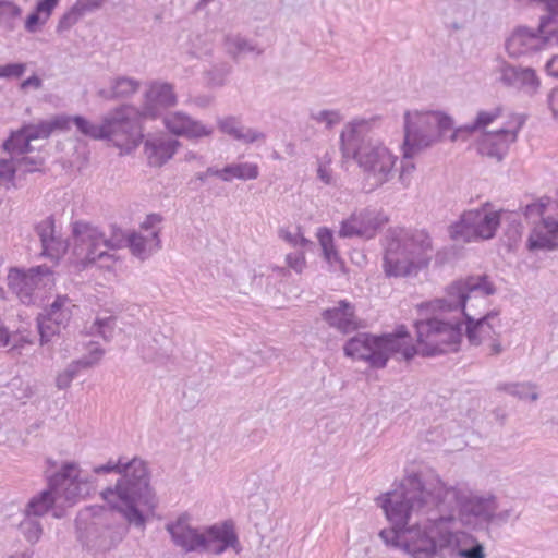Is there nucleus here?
I'll return each instance as SVG.
<instances>
[{
  "label": "nucleus",
  "mask_w": 558,
  "mask_h": 558,
  "mask_svg": "<svg viewBox=\"0 0 558 558\" xmlns=\"http://www.w3.org/2000/svg\"><path fill=\"white\" fill-rule=\"evenodd\" d=\"M93 472L96 475L111 472L119 475L114 485L100 492L108 507H86L80 511L75 521L82 545L94 556H99L116 548L126 533L118 520V513L129 525L144 530L147 522L145 511L153 512L158 500L150 486L147 463L137 457L130 461L124 458L109 460L106 464L95 466Z\"/></svg>",
  "instance_id": "nucleus-1"
},
{
  "label": "nucleus",
  "mask_w": 558,
  "mask_h": 558,
  "mask_svg": "<svg viewBox=\"0 0 558 558\" xmlns=\"http://www.w3.org/2000/svg\"><path fill=\"white\" fill-rule=\"evenodd\" d=\"M405 489L395 495L393 507H389L390 519L402 523L413 511L437 510L436 520H445L448 525L458 520L473 531L487 530L497 510L493 494L477 495L466 487L447 485L438 476H423L412 473L404 477Z\"/></svg>",
  "instance_id": "nucleus-2"
},
{
  "label": "nucleus",
  "mask_w": 558,
  "mask_h": 558,
  "mask_svg": "<svg viewBox=\"0 0 558 558\" xmlns=\"http://www.w3.org/2000/svg\"><path fill=\"white\" fill-rule=\"evenodd\" d=\"M404 489L403 478L396 489L377 498L386 518L392 524L391 529L379 532L380 538L388 546L403 549L411 558H447L445 550L453 546L456 534L445 520H434L438 517L436 509L413 511L402 523L390 519L387 510L390 506L393 507L392 498Z\"/></svg>",
  "instance_id": "nucleus-3"
},
{
  "label": "nucleus",
  "mask_w": 558,
  "mask_h": 558,
  "mask_svg": "<svg viewBox=\"0 0 558 558\" xmlns=\"http://www.w3.org/2000/svg\"><path fill=\"white\" fill-rule=\"evenodd\" d=\"M497 289L487 275H472L458 279L446 288V295L434 301V308L441 312H459L465 322V337L472 345L487 343L490 355H499L504 348L500 342L501 322L497 311H490L475 318L468 302L476 298L490 296Z\"/></svg>",
  "instance_id": "nucleus-4"
},
{
  "label": "nucleus",
  "mask_w": 558,
  "mask_h": 558,
  "mask_svg": "<svg viewBox=\"0 0 558 558\" xmlns=\"http://www.w3.org/2000/svg\"><path fill=\"white\" fill-rule=\"evenodd\" d=\"M377 121V117L350 120L339 142L343 161H353L374 186L380 187L393 178L399 158L383 141L371 136Z\"/></svg>",
  "instance_id": "nucleus-5"
},
{
  "label": "nucleus",
  "mask_w": 558,
  "mask_h": 558,
  "mask_svg": "<svg viewBox=\"0 0 558 558\" xmlns=\"http://www.w3.org/2000/svg\"><path fill=\"white\" fill-rule=\"evenodd\" d=\"M165 529L173 545L184 553H209L220 556L229 548L238 554L242 549L232 521L216 523L201 530L191 524V517L187 513H182L174 521H169Z\"/></svg>",
  "instance_id": "nucleus-6"
},
{
  "label": "nucleus",
  "mask_w": 558,
  "mask_h": 558,
  "mask_svg": "<svg viewBox=\"0 0 558 558\" xmlns=\"http://www.w3.org/2000/svg\"><path fill=\"white\" fill-rule=\"evenodd\" d=\"M94 489L90 476L84 474L74 462L64 463L60 471L48 478V487L33 496L25 506L24 515L39 518L48 513L62 490L68 501L75 502L88 496Z\"/></svg>",
  "instance_id": "nucleus-7"
},
{
  "label": "nucleus",
  "mask_w": 558,
  "mask_h": 558,
  "mask_svg": "<svg viewBox=\"0 0 558 558\" xmlns=\"http://www.w3.org/2000/svg\"><path fill=\"white\" fill-rule=\"evenodd\" d=\"M66 248L68 246H41L39 255L49 258L51 266L44 264L27 270L19 267L9 269L8 287L23 304L36 303L40 298L39 292L53 284L52 267L59 263Z\"/></svg>",
  "instance_id": "nucleus-8"
},
{
  "label": "nucleus",
  "mask_w": 558,
  "mask_h": 558,
  "mask_svg": "<svg viewBox=\"0 0 558 558\" xmlns=\"http://www.w3.org/2000/svg\"><path fill=\"white\" fill-rule=\"evenodd\" d=\"M404 141L407 151L424 150L442 141L456 129L453 119L442 111L408 110L404 112Z\"/></svg>",
  "instance_id": "nucleus-9"
},
{
  "label": "nucleus",
  "mask_w": 558,
  "mask_h": 558,
  "mask_svg": "<svg viewBox=\"0 0 558 558\" xmlns=\"http://www.w3.org/2000/svg\"><path fill=\"white\" fill-rule=\"evenodd\" d=\"M416 341L422 356H436L458 351L463 337L462 322H445L436 317L415 323Z\"/></svg>",
  "instance_id": "nucleus-10"
},
{
  "label": "nucleus",
  "mask_w": 558,
  "mask_h": 558,
  "mask_svg": "<svg viewBox=\"0 0 558 558\" xmlns=\"http://www.w3.org/2000/svg\"><path fill=\"white\" fill-rule=\"evenodd\" d=\"M142 120L145 119L135 107L120 106L104 117L101 140H107L121 149L131 150L142 142Z\"/></svg>",
  "instance_id": "nucleus-11"
},
{
  "label": "nucleus",
  "mask_w": 558,
  "mask_h": 558,
  "mask_svg": "<svg viewBox=\"0 0 558 558\" xmlns=\"http://www.w3.org/2000/svg\"><path fill=\"white\" fill-rule=\"evenodd\" d=\"M489 204L478 209L464 211L460 219L449 227L450 239L454 242L488 241L500 226L502 210L488 209Z\"/></svg>",
  "instance_id": "nucleus-12"
},
{
  "label": "nucleus",
  "mask_w": 558,
  "mask_h": 558,
  "mask_svg": "<svg viewBox=\"0 0 558 558\" xmlns=\"http://www.w3.org/2000/svg\"><path fill=\"white\" fill-rule=\"evenodd\" d=\"M524 215L529 219L539 217L527 244H558V204L539 199L526 205Z\"/></svg>",
  "instance_id": "nucleus-13"
},
{
  "label": "nucleus",
  "mask_w": 558,
  "mask_h": 558,
  "mask_svg": "<svg viewBox=\"0 0 558 558\" xmlns=\"http://www.w3.org/2000/svg\"><path fill=\"white\" fill-rule=\"evenodd\" d=\"M380 223L381 220L375 209L369 207L355 209L347 219L342 220L338 234L342 239L369 240Z\"/></svg>",
  "instance_id": "nucleus-14"
},
{
  "label": "nucleus",
  "mask_w": 558,
  "mask_h": 558,
  "mask_svg": "<svg viewBox=\"0 0 558 558\" xmlns=\"http://www.w3.org/2000/svg\"><path fill=\"white\" fill-rule=\"evenodd\" d=\"M408 247L387 246L383 264L387 277H407L428 265V258L416 260Z\"/></svg>",
  "instance_id": "nucleus-15"
},
{
  "label": "nucleus",
  "mask_w": 558,
  "mask_h": 558,
  "mask_svg": "<svg viewBox=\"0 0 558 558\" xmlns=\"http://www.w3.org/2000/svg\"><path fill=\"white\" fill-rule=\"evenodd\" d=\"M178 102L173 85L167 82H153L144 95L140 112L144 119L155 120L161 110L173 107Z\"/></svg>",
  "instance_id": "nucleus-16"
},
{
  "label": "nucleus",
  "mask_w": 558,
  "mask_h": 558,
  "mask_svg": "<svg viewBox=\"0 0 558 558\" xmlns=\"http://www.w3.org/2000/svg\"><path fill=\"white\" fill-rule=\"evenodd\" d=\"M344 355L354 360L364 361L373 368H385V359L377 351V336L360 332L350 338L343 345Z\"/></svg>",
  "instance_id": "nucleus-17"
},
{
  "label": "nucleus",
  "mask_w": 558,
  "mask_h": 558,
  "mask_svg": "<svg viewBox=\"0 0 558 558\" xmlns=\"http://www.w3.org/2000/svg\"><path fill=\"white\" fill-rule=\"evenodd\" d=\"M550 41L549 34L529 27L515 28L506 41V49L511 57H521L537 51Z\"/></svg>",
  "instance_id": "nucleus-18"
},
{
  "label": "nucleus",
  "mask_w": 558,
  "mask_h": 558,
  "mask_svg": "<svg viewBox=\"0 0 558 558\" xmlns=\"http://www.w3.org/2000/svg\"><path fill=\"white\" fill-rule=\"evenodd\" d=\"M166 129L177 135L189 140H199L209 137L214 133V128L204 124L183 111H172L163 117Z\"/></svg>",
  "instance_id": "nucleus-19"
},
{
  "label": "nucleus",
  "mask_w": 558,
  "mask_h": 558,
  "mask_svg": "<svg viewBox=\"0 0 558 558\" xmlns=\"http://www.w3.org/2000/svg\"><path fill=\"white\" fill-rule=\"evenodd\" d=\"M494 73L498 75V81L508 87L522 88L533 93L539 86V81L533 69L514 66L502 59L496 60Z\"/></svg>",
  "instance_id": "nucleus-20"
},
{
  "label": "nucleus",
  "mask_w": 558,
  "mask_h": 558,
  "mask_svg": "<svg viewBox=\"0 0 558 558\" xmlns=\"http://www.w3.org/2000/svg\"><path fill=\"white\" fill-rule=\"evenodd\" d=\"M519 128L520 124L514 129L500 128L494 132H485L478 142V153L501 161L509 146L517 141Z\"/></svg>",
  "instance_id": "nucleus-21"
},
{
  "label": "nucleus",
  "mask_w": 558,
  "mask_h": 558,
  "mask_svg": "<svg viewBox=\"0 0 558 558\" xmlns=\"http://www.w3.org/2000/svg\"><path fill=\"white\" fill-rule=\"evenodd\" d=\"M322 317L330 327L344 335L359 328L355 306L347 300H340L336 306L324 310Z\"/></svg>",
  "instance_id": "nucleus-22"
},
{
  "label": "nucleus",
  "mask_w": 558,
  "mask_h": 558,
  "mask_svg": "<svg viewBox=\"0 0 558 558\" xmlns=\"http://www.w3.org/2000/svg\"><path fill=\"white\" fill-rule=\"evenodd\" d=\"M377 351L385 359V367L390 357L400 355V360L407 362L414 359L415 355L420 354V347H415L413 343H408L403 339H397L388 333L377 336Z\"/></svg>",
  "instance_id": "nucleus-23"
},
{
  "label": "nucleus",
  "mask_w": 558,
  "mask_h": 558,
  "mask_svg": "<svg viewBox=\"0 0 558 558\" xmlns=\"http://www.w3.org/2000/svg\"><path fill=\"white\" fill-rule=\"evenodd\" d=\"M219 130L244 144L265 142L266 134L257 129L246 128L234 117H226L218 120Z\"/></svg>",
  "instance_id": "nucleus-24"
},
{
  "label": "nucleus",
  "mask_w": 558,
  "mask_h": 558,
  "mask_svg": "<svg viewBox=\"0 0 558 558\" xmlns=\"http://www.w3.org/2000/svg\"><path fill=\"white\" fill-rule=\"evenodd\" d=\"M223 47L226 52L233 60H238L246 54L262 56L264 53L263 47L240 33L226 34L223 37Z\"/></svg>",
  "instance_id": "nucleus-25"
},
{
  "label": "nucleus",
  "mask_w": 558,
  "mask_h": 558,
  "mask_svg": "<svg viewBox=\"0 0 558 558\" xmlns=\"http://www.w3.org/2000/svg\"><path fill=\"white\" fill-rule=\"evenodd\" d=\"M31 141L46 140L54 131L70 130V119L65 114L56 116L50 120H43L37 123L26 124L23 126Z\"/></svg>",
  "instance_id": "nucleus-26"
},
{
  "label": "nucleus",
  "mask_w": 558,
  "mask_h": 558,
  "mask_svg": "<svg viewBox=\"0 0 558 558\" xmlns=\"http://www.w3.org/2000/svg\"><path fill=\"white\" fill-rule=\"evenodd\" d=\"M161 217L157 214L148 215L142 222L138 232H130L126 236L128 244H159Z\"/></svg>",
  "instance_id": "nucleus-27"
},
{
  "label": "nucleus",
  "mask_w": 558,
  "mask_h": 558,
  "mask_svg": "<svg viewBox=\"0 0 558 558\" xmlns=\"http://www.w3.org/2000/svg\"><path fill=\"white\" fill-rule=\"evenodd\" d=\"M179 142L173 138H156L145 144L149 163L160 167L172 158L177 151Z\"/></svg>",
  "instance_id": "nucleus-28"
},
{
  "label": "nucleus",
  "mask_w": 558,
  "mask_h": 558,
  "mask_svg": "<svg viewBox=\"0 0 558 558\" xmlns=\"http://www.w3.org/2000/svg\"><path fill=\"white\" fill-rule=\"evenodd\" d=\"M72 239L80 244H111L105 232L95 223L87 220L72 222Z\"/></svg>",
  "instance_id": "nucleus-29"
},
{
  "label": "nucleus",
  "mask_w": 558,
  "mask_h": 558,
  "mask_svg": "<svg viewBox=\"0 0 558 558\" xmlns=\"http://www.w3.org/2000/svg\"><path fill=\"white\" fill-rule=\"evenodd\" d=\"M500 113L501 110L499 108H495L492 111H480L473 123L456 128L449 135V140L451 142L465 141L474 131L485 130L500 117Z\"/></svg>",
  "instance_id": "nucleus-30"
},
{
  "label": "nucleus",
  "mask_w": 558,
  "mask_h": 558,
  "mask_svg": "<svg viewBox=\"0 0 558 558\" xmlns=\"http://www.w3.org/2000/svg\"><path fill=\"white\" fill-rule=\"evenodd\" d=\"M141 82L130 76H118L111 81L109 89L99 90L106 99L128 98L138 92Z\"/></svg>",
  "instance_id": "nucleus-31"
},
{
  "label": "nucleus",
  "mask_w": 558,
  "mask_h": 558,
  "mask_svg": "<svg viewBox=\"0 0 558 558\" xmlns=\"http://www.w3.org/2000/svg\"><path fill=\"white\" fill-rule=\"evenodd\" d=\"M59 0H40L37 2L35 10L25 21V29L28 33H37L48 22L53 10L58 5Z\"/></svg>",
  "instance_id": "nucleus-32"
},
{
  "label": "nucleus",
  "mask_w": 558,
  "mask_h": 558,
  "mask_svg": "<svg viewBox=\"0 0 558 558\" xmlns=\"http://www.w3.org/2000/svg\"><path fill=\"white\" fill-rule=\"evenodd\" d=\"M31 138L22 126L11 133L10 137L3 143L2 147L11 159L32 151Z\"/></svg>",
  "instance_id": "nucleus-33"
},
{
  "label": "nucleus",
  "mask_w": 558,
  "mask_h": 558,
  "mask_svg": "<svg viewBox=\"0 0 558 558\" xmlns=\"http://www.w3.org/2000/svg\"><path fill=\"white\" fill-rule=\"evenodd\" d=\"M390 240L393 244H429L432 239L424 230H412L396 227L390 230Z\"/></svg>",
  "instance_id": "nucleus-34"
},
{
  "label": "nucleus",
  "mask_w": 558,
  "mask_h": 558,
  "mask_svg": "<svg viewBox=\"0 0 558 558\" xmlns=\"http://www.w3.org/2000/svg\"><path fill=\"white\" fill-rule=\"evenodd\" d=\"M68 304H70V299L66 295H58L43 315L48 320L64 327L71 318V311Z\"/></svg>",
  "instance_id": "nucleus-35"
},
{
  "label": "nucleus",
  "mask_w": 558,
  "mask_h": 558,
  "mask_svg": "<svg viewBox=\"0 0 558 558\" xmlns=\"http://www.w3.org/2000/svg\"><path fill=\"white\" fill-rule=\"evenodd\" d=\"M222 172L227 182L232 179L254 180L259 175L258 166L252 162L231 163L222 168Z\"/></svg>",
  "instance_id": "nucleus-36"
},
{
  "label": "nucleus",
  "mask_w": 558,
  "mask_h": 558,
  "mask_svg": "<svg viewBox=\"0 0 558 558\" xmlns=\"http://www.w3.org/2000/svg\"><path fill=\"white\" fill-rule=\"evenodd\" d=\"M408 146L402 144V159L400 161V170H399V182L403 187H408L411 184L412 175L415 171V163L413 162V158L415 155L421 153L422 150L414 149L413 151H407Z\"/></svg>",
  "instance_id": "nucleus-37"
},
{
  "label": "nucleus",
  "mask_w": 558,
  "mask_h": 558,
  "mask_svg": "<svg viewBox=\"0 0 558 558\" xmlns=\"http://www.w3.org/2000/svg\"><path fill=\"white\" fill-rule=\"evenodd\" d=\"M24 538L32 545L39 542L43 535V525L37 518L24 515V519L19 524Z\"/></svg>",
  "instance_id": "nucleus-38"
},
{
  "label": "nucleus",
  "mask_w": 558,
  "mask_h": 558,
  "mask_svg": "<svg viewBox=\"0 0 558 558\" xmlns=\"http://www.w3.org/2000/svg\"><path fill=\"white\" fill-rule=\"evenodd\" d=\"M547 11V15L539 21V31L545 34L556 33V23L558 19V0H544L542 4Z\"/></svg>",
  "instance_id": "nucleus-39"
},
{
  "label": "nucleus",
  "mask_w": 558,
  "mask_h": 558,
  "mask_svg": "<svg viewBox=\"0 0 558 558\" xmlns=\"http://www.w3.org/2000/svg\"><path fill=\"white\" fill-rule=\"evenodd\" d=\"M68 117L70 119V125L74 124L83 135L94 140H101V124H95L81 116Z\"/></svg>",
  "instance_id": "nucleus-40"
},
{
  "label": "nucleus",
  "mask_w": 558,
  "mask_h": 558,
  "mask_svg": "<svg viewBox=\"0 0 558 558\" xmlns=\"http://www.w3.org/2000/svg\"><path fill=\"white\" fill-rule=\"evenodd\" d=\"M86 13L89 12L75 2L73 7L60 17L59 23L57 25V32L63 33L65 31H69Z\"/></svg>",
  "instance_id": "nucleus-41"
},
{
  "label": "nucleus",
  "mask_w": 558,
  "mask_h": 558,
  "mask_svg": "<svg viewBox=\"0 0 558 558\" xmlns=\"http://www.w3.org/2000/svg\"><path fill=\"white\" fill-rule=\"evenodd\" d=\"M35 231L41 244H52L58 241V236L56 235V221L52 216L38 222L35 227Z\"/></svg>",
  "instance_id": "nucleus-42"
},
{
  "label": "nucleus",
  "mask_w": 558,
  "mask_h": 558,
  "mask_svg": "<svg viewBox=\"0 0 558 558\" xmlns=\"http://www.w3.org/2000/svg\"><path fill=\"white\" fill-rule=\"evenodd\" d=\"M311 120L319 124H325L326 128L331 129L336 124L340 123L343 119L342 114L338 110H312L310 113Z\"/></svg>",
  "instance_id": "nucleus-43"
},
{
  "label": "nucleus",
  "mask_w": 558,
  "mask_h": 558,
  "mask_svg": "<svg viewBox=\"0 0 558 558\" xmlns=\"http://www.w3.org/2000/svg\"><path fill=\"white\" fill-rule=\"evenodd\" d=\"M473 545L470 548H458V538L456 537V543L450 549L451 555H454L459 558H486V553L483 544L478 541L472 538Z\"/></svg>",
  "instance_id": "nucleus-44"
},
{
  "label": "nucleus",
  "mask_w": 558,
  "mask_h": 558,
  "mask_svg": "<svg viewBox=\"0 0 558 558\" xmlns=\"http://www.w3.org/2000/svg\"><path fill=\"white\" fill-rule=\"evenodd\" d=\"M21 8L11 1L0 0V22L9 29L14 28V20L21 15Z\"/></svg>",
  "instance_id": "nucleus-45"
},
{
  "label": "nucleus",
  "mask_w": 558,
  "mask_h": 558,
  "mask_svg": "<svg viewBox=\"0 0 558 558\" xmlns=\"http://www.w3.org/2000/svg\"><path fill=\"white\" fill-rule=\"evenodd\" d=\"M17 172L15 162L11 157L0 158V186L9 189L13 185L14 175Z\"/></svg>",
  "instance_id": "nucleus-46"
},
{
  "label": "nucleus",
  "mask_w": 558,
  "mask_h": 558,
  "mask_svg": "<svg viewBox=\"0 0 558 558\" xmlns=\"http://www.w3.org/2000/svg\"><path fill=\"white\" fill-rule=\"evenodd\" d=\"M38 331L40 335V342L47 343L50 341L51 337L59 332V325L48 320L44 315H39L37 318Z\"/></svg>",
  "instance_id": "nucleus-47"
},
{
  "label": "nucleus",
  "mask_w": 558,
  "mask_h": 558,
  "mask_svg": "<svg viewBox=\"0 0 558 558\" xmlns=\"http://www.w3.org/2000/svg\"><path fill=\"white\" fill-rule=\"evenodd\" d=\"M19 173L34 172L43 165L40 157H29L27 154L13 159Z\"/></svg>",
  "instance_id": "nucleus-48"
},
{
  "label": "nucleus",
  "mask_w": 558,
  "mask_h": 558,
  "mask_svg": "<svg viewBox=\"0 0 558 558\" xmlns=\"http://www.w3.org/2000/svg\"><path fill=\"white\" fill-rule=\"evenodd\" d=\"M95 331L99 333L105 340H110L113 337L116 327V317L108 316L105 318H97L94 323Z\"/></svg>",
  "instance_id": "nucleus-49"
},
{
  "label": "nucleus",
  "mask_w": 558,
  "mask_h": 558,
  "mask_svg": "<svg viewBox=\"0 0 558 558\" xmlns=\"http://www.w3.org/2000/svg\"><path fill=\"white\" fill-rule=\"evenodd\" d=\"M105 351L101 348H94L89 351L88 355H85L78 360L73 361L77 368L86 369L96 365L102 357Z\"/></svg>",
  "instance_id": "nucleus-50"
},
{
  "label": "nucleus",
  "mask_w": 558,
  "mask_h": 558,
  "mask_svg": "<svg viewBox=\"0 0 558 558\" xmlns=\"http://www.w3.org/2000/svg\"><path fill=\"white\" fill-rule=\"evenodd\" d=\"M330 163L331 160H325V158L318 161L317 178L326 185H336L337 180Z\"/></svg>",
  "instance_id": "nucleus-51"
},
{
  "label": "nucleus",
  "mask_w": 558,
  "mask_h": 558,
  "mask_svg": "<svg viewBox=\"0 0 558 558\" xmlns=\"http://www.w3.org/2000/svg\"><path fill=\"white\" fill-rule=\"evenodd\" d=\"M26 72L25 63H8L0 65V78H20Z\"/></svg>",
  "instance_id": "nucleus-52"
},
{
  "label": "nucleus",
  "mask_w": 558,
  "mask_h": 558,
  "mask_svg": "<svg viewBox=\"0 0 558 558\" xmlns=\"http://www.w3.org/2000/svg\"><path fill=\"white\" fill-rule=\"evenodd\" d=\"M230 73V66L223 64L220 68L214 66L207 72V81L209 84L215 86H221L225 84L227 76Z\"/></svg>",
  "instance_id": "nucleus-53"
},
{
  "label": "nucleus",
  "mask_w": 558,
  "mask_h": 558,
  "mask_svg": "<svg viewBox=\"0 0 558 558\" xmlns=\"http://www.w3.org/2000/svg\"><path fill=\"white\" fill-rule=\"evenodd\" d=\"M286 262L288 267L298 274H301L306 265L304 254L301 251L287 254Z\"/></svg>",
  "instance_id": "nucleus-54"
},
{
  "label": "nucleus",
  "mask_w": 558,
  "mask_h": 558,
  "mask_svg": "<svg viewBox=\"0 0 558 558\" xmlns=\"http://www.w3.org/2000/svg\"><path fill=\"white\" fill-rule=\"evenodd\" d=\"M506 390L513 396L519 397L520 399H530L535 401L538 399V395L536 392H529L527 387L520 384H513L506 387Z\"/></svg>",
  "instance_id": "nucleus-55"
},
{
  "label": "nucleus",
  "mask_w": 558,
  "mask_h": 558,
  "mask_svg": "<svg viewBox=\"0 0 558 558\" xmlns=\"http://www.w3.org/2000/svg\"><path fill=\"white\" fill-rule=\"evenodd\" d=\"M131 255L138 258L140 260L147 259L154 252L155 246H128Z\"/></svg>",
  "instance_id": "nucleus-56"
},
{
  "label": "nucleus",
  "mask_w": 558,
  "mask_h": 558,
  "mask_svg": "<svg viewBox=\"0 0 558 558\" xmlns=\"http://www.w3.org/2000/svg\"><path fill=\"white\" fill-rule=\"evenodd\" d=\"M316 236L319 244H331L333 240L332 231L326 227L318 228Z\"/></svg>",
  "instance_id": "nucleus-57"
},
{
  "label": "nucleus",
  "mask_w": 558,
  "mask_h": 558,
  "mask_svg": "<svg viewBox=\"0 0 558 558\" xmlns=\"http://www.w3.org/2000/svg\"><path fill=\"white\" fill-rule=\"evenodd\" d=\"M107 0H76L82 8L87 10L88 12H94L100 9Z\"/></svg>",
  "instance_id": "nucleus-58"
},
{
  "label": "nucleus",
  "mask_w": 558,
  "mask_h": 558,
  "mask_svg": "<svg viewBox=\"0 0 558 558\" xmlns=\"http://www.w3.org/2000/svg\"><path fill=\"white\" fill-rule=\"evenodd\" d=\"M511 510H502L500 512H496V510H493V517L490 518V524L497 523V524H505L508 522V520L511 517Z\"/></svg>",
  "instance_id": "nucleus-59"
},
{
  "label": "nucleus",
  "mask_w": 558,
  "mask_h": 558,
  "mask_svg": "<svg viewBox=\"0 0 558 558\" xmlns=\"http://www.w3.org/2000/svg\"><path fill=\"white\" fill-rule=\"evenodd\" d=\"M336 247L337 246H322L324 256L330 264L340 263L342 265Z\"/></svg>",
  "instance_id": "nucleus-60"
},
{
  "label": "nucleus",
  "mask_w": 558,
  "mask_h": 558,
  "mask_svg": "<svg viewBox=\"0 0 558 558\" xmlns=\"http://www.w3.org/2000/svg\"><path fill=\"white\" fill-rule=\"evenodd\" d=\"M389 335L397 339H403L408 343H412V337L404 325L397 326V328Z\"/></svg>",
  "instance_id": "nucleus-61"
},
{
  "label": "nucleus",
  "mask_w": 558,
  "mask_h": 558,
  "mask_svg": "<svg viewBox=\"0 0 558 558\" xmlns=\"http://www.w3.org/2000/svg\"><path fill=\"white\" fill-rule=\"evenodd\" d=\"M547 102L553 112V116L558 118V87L554 88L549 93Z\"/></svg>",
  "instance_id": "nucleus-62"
},
{
  "label": "nucleus",
  "mask_w": 558,
  "mask_h": 558,
  "mask_svg": "<svg viewBox=\"0 0 558 558\" xmlns=\"http://www.w3.org/2000/svg\"><path fill=\"white\" fill-rule=\"evenodd\" d=\"M548 75L558 78V56H553L545 65Z\"/></svg>",
  "instance_id": "nucleus-63"
},
{
  "label": "nucleus",
  "mask_w": 558,
  "mask_h": 558,
  "mask_svg": "<svg viewBox=\"0 0 558 558\" xmlns=\"http://www.w3.org/2000/svg\"><path fill=\"white\" fill-rule=\"evenodd\" d=\"M29 87H33L34 89H39L41 87V80L38 76L33 75L21 83V89L25 90Z\"/></svg>",
  "instance_id": "nucleus-64"
}]
</instances>
